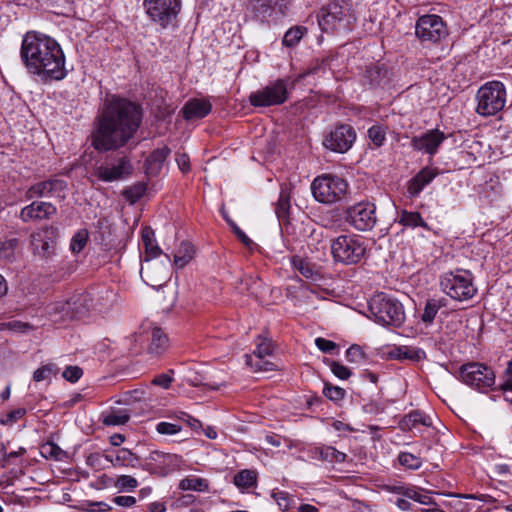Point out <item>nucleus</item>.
I'll list each match as a JSON object with an SVG mask.
<instances>
[{
    "label": "nucleus",
    "instance_id": "bb28decb",
    "mask_svg": "<svg viewBox=\"0 0 512 512\" xmlns=\"http://www.w3.org/2000/svg\"><path fill=\"white\" fill-rule=\"evenodd\" d=\"M418 424L426 427L432 425V419L419 410H414L403 417L400 426L403 430H412Z\"/></svg>",
    "mask_w": 512,
    "mask_h": 512
},
{
    "label": "nucleus",
    "instance_id": "9d476101",
    "mask_svg": "<svg viewBox=\"0 0 512 512\" xmlns=\"http://www.w3.org/2000/svg\"><path fill=\"white\" fill-rule=\"evenodd\" d=\"M143 5L150 20L162 28L172 24L181 10V0H144Z\"/></svg>",
    "mask_w": 512,
    "mask_h": 512
},
{
    "label": "nucleus",
    "instance_id": "4d7b16f0",
    "mask_svg": "<svg viewBox=\"0 0 512 512\" xmlns=\"http://www.w3.org/2000/svg\"><path fill=\"white\" fill-rule=\"evenodd\" d=\"M87 238H88V234L86 231L82 230V231L77 232L71 240V244H70L71 250L74 253H79L85 247V245L87 243Z\"/></svg>",
    "mask_w": 512,
    "mask_h": 512
},
{
    "label": "nucleus",
    "instance_id": "4468645a",
    "mask_svg": "<svg viewBox=\"0 0 512 512\" xmlns=\"http://www.w3.org/2000/svg\"><path fill=\"white\" fill-rule=\"evenodd\" d=\"M349 17L348 4L344 0H332L322 9L319 25L323 31L346 27Z\"/></svg>",
    "mask_w": 512,
    "mask_h": 512
},
{
    "label": "nucleus",
    "instance_id": "052dcab7",
    "mask_svg": "<svg viewBox=\"0 0 512 512\" xmlns=\"http://www.w3.org/2000/svg\"><path fill=\"white\" fill-rule=\"evenodd\" d=\"M5 329L12 330L15 332L26 333L27 331L32 329V326L27 322L11 321L0 324V331Z\"/></svg>",
    "mask_w": 512,
    "mask_h": 512
},
{
    "label": "nucleus",
    "instance_id": "c03bdc74",
    "mask_svg": "<svg viewBox=\"0 0 512 512\" xmlns=\"http://www.w3.org/2000/svg\"><path fill=\"white\" fill-rule=\"evenodd\" d=\"M42 455L46 458H51L57 461H61L66 457V452L62 450L54 442H47L42 446Z\"/></svg>",
    "mask_w": 512,
    "mask_h": 512
},
{
    "label": "nucleus",
    "instance_id": "680f3d73",
    "mask_svg": "<svg viewBox=\"0 0 512 512\" xmlns=\"http://www.w3.org/2000/svg\"><path fill=\"white\" fill-rule=\"evenodd\" d=\"M315 345L323 353L335 354L338 350V345L335 342L322 337L315 339Z\"/></svg>",
    "mask_w": 512,
    "mask_h": 512
},
{
    "label": "nucleus",
    "instance_id": "20e7f679",
    "mask_svg": "<svg viewBox=\"0 0 512 512\" xmlns=\"http://www.w3.org/2000/svg\"><path fill=\"white\" fill-rule=\"evenodd\" d=\"M311 191L316 201L323 204H333L346 196L348 183L337 175L323 174L313 180Z\"/></svg>",
    "mask_w": 512,
    "mask_h": 512
},
{
    "label": "nucleus",
    "instance_id": "a18cd8bd",
    "mask_svg": "<svg viewBox=\"0 0 512 512\" xmlns=\"http://www.w3.org/2000/svg\"><path fill=\"white\" fill-rule=\"evenodd\" d=\"M146 192V185L137 183L123 190V196L130 202L135 203L141 199Z\"/></svg>",
    "mask_w": 512,
    "mask_h": 512
},
{
    "label": "nucleus",
    "instance_id": "6e6552de",
    "mask_svg": "<svg viewBox=\"0 0 512 512\" xmlns=\"http://www.w3.org/2000/svg\"><path fill=\"white\" fill-rule=\"evenodd\" d=\"M459 379L480 392H487L495 385L493 369L483 363L470 362L459 368Z\"/></svg>",
    "mask_w": 512,
    "mask_h": 512
},
{
    "label": "nucleus",
    "instance_id": "603ef678",
    "mask_svg": "<svg viewBox=\"0 0 512 512\" xmlns=\"http://www.w3.org/2000/svg\"><path fill=\"white\" fill-rule=\"evenodd\" d=\"M323 394L331 401L337 402L345 397L346 391L339 386H333L329 383H325Z\"/></svg>",
    "mask_w": 512,
    "mask_h": 512
},
{
    "label": "nucleus",
    "instance_id": "09e8293b",
    "mask_svg": "<svg viewBox=\"0 0 512 512\" xmlns=\"http://www.w3.org/2000/svg\"><path fill=\"white\" fill-rule=\"evenodd\" d=\"M18 246V240L12 238L0 243V260H9L13 258L14 251Z\"/></svg>",
    "mask_w": 512,
    "mask_h": 512
},
{
    "label": "nucleus",
    "instance_id": "bf43d9fd",
    "mask_svg": "<svg viewBox=\"0 0 512 512\" xmlns=\"http://www.w3.org/2000/svg\"><path fill=\"white\" fill-rule=\"evenodd\" d=\"M346 359L351 363H361L365 360V353L358 345H352L346 350Z\"/></svg>",
    "mask_w": 512,
    "mask_h": 512
},
{
    "label": "nucleus",
    "instance_id": "58836bf2",
    "mask_svg": "<svg viewBox=\"0 0 512 512\" xmlns=\"http://www.w3.org/2000/svg\"><path fill=\"white\" fill-rule=\"evenodd\" d=\"M399 223L405 227L415 228L424 227L428 229L426 222L423 220L419 212H408L403 210L399 214Z\"/></svg>",
    "mask_w": 512,
    "mask_h": 512
},
{
    "label": "nucleus",
    "instance_id": "c85d7f7f",
    "mask_svg": "<svg viewBox=\"0 0 512 512\" xmlns=\"http://www.w3.org/2000/svg\"><path fill=\"white\" fill-rule=\"evenodd\" d=\"M169 154L170 149L168 147L154 150L146 160V169L148 173L157 174Z\"/></svg>",
    "mask_w": 512,
    "mask_h": 512
},
{
    "label": "nucleus",
    "instance_id": "f03ea898",
    "mask_svg": "<svg viewBox=\"0 0 512 512\" xmlns=\"http://www.w3.org/2000/svg\"><path fill=\"white\" fill-rule=\"evenodd\" d=\"M21 59L27 70L50 80H62L67 71L65 56L58 42L48 35L30 31L22 40Z\"/></svg>",
    "mask_w": 512,
    "mask_h": 512
},
{
    "label": "nucleus",
    "instance_id": "cd10ccee",
    "mask_svg": "<svg viewBox=\"0 0 512 512\" xmlns=\"http://www.w3.org/2000/svg\"><path fill=\"white\" fill-rule=\"evenodd\" d=\"M130 419L127 409H111L101 414V421L105 426H120L126 424Z\"/></svg>",
    "mask_w": 512,
    "mask_h": 512
},
{
    "label": "nucleus",
    "instance_id": "393cba45",
    "mask_svg": "<svg viewBox=\"0 0 512 512\" xmlns=\"http://www.w3.org/2000/svg\"><path fill=\"white\" fill-rule=\"evenodd\" d=\"M105 459L109 461L114 467L136 468L139 464L138 457L126 448L118 450L114 457L112 455L106 454Z\"/></svg>",
    "mask_w": 512,
    "mask_h": 512
},
{
    "label": "nucleus",
    "instance_id": "a878e982",
    "mask_svg": "<svg viewBox=\"0 0 512 512\" xmlns=\"http://www.w3.org/2000/svg\"><path fill=\"white\" fill-rule=\"evenodd\" d=\"M258 473L255 469H243L233 477L234 485L240 490H247L256 487Z\"/></svg>",
    "mask_w": 512,
    "mask_h": 512
},
{
    "label": "nucleus",
    "instance_id": "f8f14e48",
    "mask_svg": "<svg viewBox=\"0 0 512 512\" xmlns=\"http://www.w3.org/2000/svg\"><path fill=\"white\" fill-rule=\"evenodd\" d=\"M288 99L287 81L278 79L261 90L250 94L249 101L254 107L280 105Z\"/></svg>",
    "mask_w": 512,
    "mask_h": 512
},
{
    "label": "nucleus",
    "instance_id": "0eeeda50",
    "mask_svg": "<svg viewBox=\"0 0 512 512\" xmlns=\"http://www.w3.org/2000/svg\"><path fill=\"white\" fill-rule=\"evenodd\" d=\"M335 261L351 265L359 263L366 253L364 241L356 235H340L331 241Z\"/></svg>",
    "mask_w": 512,
    "mask_h": 512
},
{
    "label": "nucleus",
    "instance_id": "5701e85b",
    "mask_svg": "<svg viewBox=\"0 0 512 512\" xmlns=\"http://www.w3.org/2000/svg\"><path fill=\"white\" fill-rule=\"evenodd\" d=\"M436 175L437 173L433 169L423 168L408 182V193L412 197L418 196L423 188L432 182Z\"/></svg>",
    "mask_w": 512,
    "mask_h": 512
},
{
    "label": "nucleus",
    "instance_id": "a211bd4d",
    "mask_svg": "<svg viewBox=\"0 0 512 512\" xmlns=\"http://www.w3.org/2000/svg\"><path fill=\"white\" fill-rule=\"evenodd\" d=\"M132 339L140 347L146 345V350L149 354L160 355L162 354L168 343V338L161 330V328L154 327L151 330H144L136 332L132 335Z\"/></svg>",
    "mask_w": 512,
    "mask_h": 512
},
{
    "label": "nucleus",
    "instance_id": "de8ad7c7",
    "mask_svg": "<svg viewBox=\"0 0 512 512\" xmlns=\"http://www.w3.org/2000/svg\"><path fill=\"white\" fill-rule=\"evenodd\" d=\"M114 486L120 491H131L138 486V481L136 478L130 475H120L116 481Z\"/></svg>",
    "mask_w": 512,
    "mask_h": 512
},
{
    "label": "nucleus",
    "instance_id": "7ed1b4c3",
    "mask_svg": "<svg viewBox=\"0 0 512 512\" xmlns=\"http://www.w3.org/2000/svg\"><path fill=\"white\" fill-rule=\"evenodd\" d=\"M370 318L383 326L399 327L405 321L402 303L386 293L375 294L368 302Z\"/></svg>",
    "mask_w": 512,
    "mask_h": 512
},
{
    "label": "nucleus",
    "instance_id": "37998d69",
    "mask_svg": "<svg viewBox=\"0 0 512 512\" xmlns=\"http://www.w3.org/2000/svg\"><path fill=\"white\" fill-rule=\"evenodd\" d=\"M245 357L246 364L250 366L252 369H254L255 372H268L276 369V365L273 362L265 360L264 358L260 360L257 358H253L251 355L248 354Z\"/></svg>",
    "mask_w": 512,
    "mask_h": 512
},
{
    "label": "nucleus",
    "instance_id": "338daca9",
    "mask_svg": "<svg viewBox=\"0 0 512 512\" xmlns=\"http://www.w3.org/2000/svg\"><path fill=\"white\" fill-rule=\"evenodd\" d=\"M156 431L164 435H174L181 431V426L169 422H160L156 426Z\"/></svg>",
    "mask_w": 512,
    "mask_h": 512
},
{
    "label": "nucleus",
    "instance_id": "e2e57ef3",
    "mask_svg": "<svg viewBox=\"0 0 512 512\" xmlns=\"http://www.w3.org/2000/svg\"><path fill=\"white\" fill-rule=\"evenodd\" d=\"M505 373L510 377L500 385V389L504 392L506 400L512 403V360L508 362Z\"/></svg>",
    "mask_w": 512,
    "mask_h": 512
},
{
    "label": "nucleus",
    "instance_id": "dca6fc26",
    "mask_svg": "<svg viewBox=\"0 0 512 512\" xmlns=\"http://www.w3.org/2000/svg\"><path fill=\"white\" fill-rule=\"evenodd\" d=\"M356 139L354 128L348 124H341L331 130L323 140V145L333 152L345 153Z\"/></svg>",
    "mask_w": 512,
    "mask_h": 512
},
{
    "label": "nucleus",
    "instance_id": "c9c22d12",
    "mask_svg": "<svg viewBox=\"0 0 512 512\" xmlns=\"http://www.w3.org/2000/svg\"><path fill=\"white\" fill-rule=\"evenodd\" d=\"M292 263L299 273L305 278L312 280L319 279L320 271L315 264L299 257L293 258Z\"/></svg>",
    "mask_w": 512,
    "mask_h": 512
},
{
    "label": "nucleus",
    "instance_id": "69168bd1",
    "mask_svg": "<svg viewBox=\"0 0 512 512\" xmlns=\"http://www.w3.org/2000/svg\"><path fill=\"white\" fill-rule=\"evenodd\" d=\"M83 375V370L78 366H67L62 376L72 383L77 382Z\"/></svg>",
    "mask_w": 512,
    "mask_h": 512
},
{
    "label": "nucleus",
    "instance_id": "aec40b11",
    "mask_svg": "<svg viewBox=\"0 0 512 512\" xmlns=\"http://www.w3.org/2000/svg\"><path fill=\"white\" fill-rule=\"evenodd\" d=\"M56 213L57 208L54 204L46 201H33L21 209L19 218L24 223L41 222L50 220Z\"/></svg>",
    "mask_w": 512,
    "mask_h": 512
},
{
    "label": "nucleus",
    "instance_id": "4be33fe9",
    "mask_svg": "<svg viewBox=\"0 0 512 512\" xmlns=\"http://www.w3.org/2000/svg\"><path fill=\"white\" fill-rule=\"evenodd\" d=\"M212 110V104L207 99L193 98L188 100L181 109L185 120L202 119Z\"/></svg>",
    "mask_w": 512,
    "mask_h": 512
},
{
    "label": "nucleus",
    "instance_id": "0e129e2a",
    "mask_svg": "<svg viewBox=\"0 0 512 512\" xmlns=\"http://www.w3.org/2000/svg\"><path fill=\"white\" fill-rule=\"evenodd\" d=\"M170 374H174V370H169L168 373H162L157 376H155L151 383L153 385L159 386L164 389H168L171 386V383L173 382V378Z\"/></svg>",
    "mask_w": 512,
    "mask_h": 512
},
{
    "label": "nucleus",
    "instance_id": "72a5a7b5",
    "mask_svg": "<svg viewBox=\"0 0 512 512\" xmlns=\"http://www.w3.org/2000/svg\"><path fill=\"white\" fill-rule=\"evenodd\" d=\"M291 208L290 191L283 188L280 191L279 198L275 204V213L280 222L287 220Z\"/></svg>",
    "mask_w": 512,
    "mask_h": 512
},
{
    "label": "nucleus",
    "instance_id": "49530a36",
    "mask_svg": "<svg viewBox=\"0 0 512 512\" xmlns=\"http://www.w3.org/2000/svg\"><path fill=\"white\" fill-rule=\"evenodd\" d=\"M325 363L330 367L331 372L341 380H347L352 374L350 369L340 362L327 359Z\"/></svg>",
    "mask_w": 512,
    "mask_h": 512
},
{
    "label": "nucleus",
    "instance_id": "7c9ffc66",
    "mask_svg": "<svg viewBox=\"0 0 512 512\" xmlns=\"http://www.w3.org/2000/svg\"><path fill=\"white\" fill-rule=\"evenodd\" d=\"M388 79V71L383 66L374 65L369 67L364 74V80L370 87H378Z\"/></svg>",
    "mask_w": 512,
    "mask_h": 512
},
{
    "label": "nucleus",
    "instance_id": "3c124183",
    "mask_svg": "<svg viewBox=\"0 0 512 512\" xmlns=\"http://www.w3.org/2000/svg\"><path fill=\"white\" fill-rule=\"evenodd\" d=\"M58 372L57 367L54 364H46L42 367L38 368L34 374L33 379L36 382L44 381L50 379L52 375H55Z\"/></svg>",
    "mask_w": 512,
    "mask_h": 512
},
{
    "label": "nucleus",
    "instance_id": "1a4fd4ad",
    "mask_svg": "<svg viewBox=\"0 0 512 512\" xmlns=\"http://www.w3.org/2000/svg\"><path fill=\"white\" fill-rule=\"evenodd\" d=\"M90 307V297L86 293L75 294L68 300H59L46 306L50 316L59 315L62 320L78 319L87 314Z\"/></svg>",
    "mask_w": 512,
    "mask_h": 512
},
{
    "label": "nucleus",
    "instance_id": "412c9836",
    "mask_svg": "<svg viewBox=\"0 0 512 512\" xmlns=\"http://www.w3.org/2000/svg\"><path fill=\"white\" fill-rule=\"evenodd\" d=\"M444 140V133L438 129H433L421 136L413 137L411 140V146L415 150L424 151L430 155H434Z\"/></svg>",
    "mask_w": 512,
    "mask_h": 512
},
{
    "label": "nucleus",
    "instance_id": "774afa93",
    "mask_svg": "<svg viewBox=\"0 0 512 512\" xmlns=\"http://www.w3.org/2000/svg\"><path fill=\"white\" fill-rule=\"evenodd\" d=\"M232 231L245 247L252 249L254 242L237 226V224H233Z\"/></svg>",
    "mask_w": 512,
    "mask_h": 512
},
{
    "label": "nucleus",
    "instance_id": "ddd939ff",
    "mask_svg": "<svg viewBox=\"0 0 512 512\" xmlns=\"http://www.w3.org/2000/svg\"><path fill=\"white\" fill-rule=\"evenodd\" d=\"M415 33L422 43L431 44L448 36L446 25L438 15L421 16L416 22Z\"/></svg>",
    "mask_w": 512,
    "mask_h": 512
},
{
    "label": "nucleus",
    "instance_id": "423d86ee",
    "mask_svg": "<svg viewBox=\"0 0 512 512\" xmlns=\"http://www.w3.org/2000/svg\"><path fill=\"white\" fill-rule=\"evenodd\" d=\"M440 284L443 292L457 301L469 300L477 292L473 276L468 270L458 269L445 273L441 277Z\"/></svg>",
    "mask_w": 512,
    "mask_h": 512
},
{
    "label": "nucleus",
    "instance_id": "864d4df0",
    "mask_svg": "<svg viewBox=\"0 0 512 512\" xmlns=\"http://www.w3.org/2000/svg\"><path fill=\"white\" fill-rule=\"evenodd\" d=\"M404 497L408 498V499H411V500H414L420 504H423V505H432V504H435L434 500L432 499V497H430L429 495L427 494H422L420 493L417 489L411 487L410 490H406L404 492Z\"/></svg>",
    "mask_w": 512,
    "mask_h": 512
},
{
    "label": "nucleus",
    "instance_id": "f257e3e1",
    "mask_svg": "<svg viewBox=\"0 0 512 512\" xmlns=\"http://www.w3.org/2000/svg\"><path fill=\"white\" fill-rule=\"evenodd\" d=\"M143 120L142 107L127 98L108 96L93 121L91 146L98 152L116 151L129 145Z\"/></svg>",
    "mask_w": 512,
    "mask_h": 512
},
{
    "label": "nucleus",
    "instance_id": "2eb2a0df",
    "mask_svg": "<svg viewBox=\"0 0 512 512\" xmlns=\"http://www.w3.org/2000/svg\"><path fill=\"white\" fill-rule=\"evenodd\" d=\"M133 166L129 157L121 156L113 162H104L95 167L93 175L102 182L119 181L131 175Z\"/></svg>",
    "mask_w": 512,
    "mask_h": 512
},
{
    "label": "nucleus",
    "instance_id": "c756f323",
    "mask_svg": "<svg viewBox=\"0 0 512 512\" xmlns=\"http://www.w3.org/2000/svg\"><path fill=\"white\" fill-rule=\"evenodd\" d=\"M174 458L175 456L172 454L155 450L150 452L145 461L146 465L150 467V469H164L172 464Z\"/></svg>",
    "mask_w": 512,
    "mask_h": 512
},
{
    "label": "nucleus",
    "instance_id": "a19ab883",
    "mask_svg": "<svg viewBox=\"0 0 512 512\" xmlns=\"http://www.w3.org/2000/svg\"><path fill=\"white\" fill-rule=\"evenodd\" d=\"M316 452L319 454L322 460L328 461L330 463H342L346 459L345 453L340 452L331 446L317 448Z\"/></svg>",
    "mask_w": 512,
    "mask_h": 512
},
{
    "label": "nucleus",
    "instance_id": "6ab92c4d",
    "mask_svg": "<svg viewBox=\"0 0 512 512\" xmlns=\"http://www.w3.org/2000/svg\"><path fill=\"white\" fill-rule=\"evenodd\" d=\"M67 189V182L58 179L51 178L45 181L35 183L29 187L25 193V198L31 200L33 198H44V197H57L60 199L65 198V192Z\"/></svg>",
    "mask_w": 512,
    "mask_h": 512
},
{
    "label": "nucleus",
    "instance_id": "6e6d98bb",
    "mask_svg": "<svg viewBox=\"0 0 512 512\" xmlns=\"http://www.w3.org/2000/svg\"><path fill=\"white\" fill-rule=\"evenodd\" d=\"M272 352L271 343L265 339L258 338L256 349L253 352V355H251L253 358L262 359L265 358V356L270 355Z\"/></svg>",
    "mask_w": 512,
    "mask_h": 512
},
{
    "label": "nucleus",
    "instance_id": "2f4dec72",
    "mask_svg": "<svg viewBox=\"0 0 512 512\" xmlns=\"http://www.w3.org/2000/svg\"><path fill=\"white\" fill-rule=\"evenodd\" d=\"M446 299L445 298H439V299H436V298H432V299H428L425 303V306H424V310H423V313L421 315V320L425 323V324H432L438 311L446 306Z\"/></svg>",
    "mask_w": 512,
    "mask_h": 512
},
{
    "label": "nucleus",
    "instance_id": "8fccbe9b",
    "mask_svg": "<svg viewBox=\"0 0 512 512\" xmlns=\"http://www.w3.org/2000/svg\"><path fill=\"white\" fill-rule=\"evenodd\" d=\"M398 460L402 466L413 470L420 468L422 465V461L419 457L408 452L400 453Z\"/></svg>",
    "mask_w": 512,
    "mask_h": 512
},
{
    "label": "nucleus",
    "instance_id": "f3484780",
    "mask_svg": "<svg viewBox=\"0 0 512 512\" xmlns=\"http://www.w3.org/2000/svg\"><path fill=\"white\" fill-rule=\"evenodd\" d=\"M57 228L44 226L31 234L33 252L41 258H49L55 253Z\"/></svg>",
    "mask_w": 512,
    "mask_h": 512
},
{
    "label": "nucleus",
    "instance_id": "f704fd0d",
    "mask_svg": "<svg viewBox=\"0 0 512 512\" xmlns=\"http://www.w3.org/2000/svg\"><path fill=\"white\" fill-rule=\"evenodd\" d=\"M195 255V248L189 242H182L174 254V264L177 268H183Z\"/></svg>",
    "mask_w": 512,
    "mask_h": 512
},
{
    "label": "nucleus",
    "instance_id": "39448f33",
    "mask_svg": "<svg viewBox=\"0 0 512 512\" xmlns=\"http://www.w3.org/2000/svg\"><path fill=\"white\" fill-rule=\"evenodd\" d=\"M506 89L500 81H490L479 88L476 94V112L481 116H494L506 104Z\"/></svg>",
    "mask_w": 512,
    "mask_h": 512
},
{
    "label": "nucleus",
    "instance_id": "79ce46f5",
    "mask_svg": "<svg viewBox=\"0 0 512 512\" xmlns=\"http://www.w3.org/2000/svg\"><path fill=\"white\" fill-rule=\"evenodd\" d=\"M271 497L276 501L283 512L288 511L294 505L293 497L286 491L274 489L271 493Z\"/></svg>",
    "mask_w": 512,
    "mask_h": 512
},
{
    "label": "nucleus",
    "instance_id": "9b49d317",
    "mask_svg": "<svg viewBox=\"0 0 512 512\" xmlns=\"http://www.w3.org/2000/svg\"><path fill=\"white\" fill-rule=\"evenodd\" d=\"M345 220L358 231H370L377 223L376 206L371 202H359L345 212Z\"/></svg>",
    "mask_w": 512,
    "mask_h": 512
},
{
    "label": "nucleus",
    "instance_id": "b1692460",
    "mask_svg": "<svg viewBox=\"0 0 512 512\" xmlns=\"http://www.w3.org/2000/svg\"><path fill=\"white\" fill-rule=\"evenodd\" d=\"M389 355L396 360H408L411 362H419L425 358V352L422 349L411 346L395 347L389 352Z\"/></svg>",
    "mask_w": 512,
    "mask_h": 512
},
{
    "label": "nucleus",
    "instance_id": "ea45409f",
    "mask_svg": "<svg viewBox=\"0 0 512 512\" xmlns=\"http://www.w3.org/2000/svg\"><path fill=\"white\" fill-rule=\"evenodd\" d=\"M305 34H307L306 27L293 26L284 34L282 44L286 47H295Z\"/></svg>",
    "mask_w": 512,
    "mask_h": 512
},
{
    "label": "nucleus",
    "instance_id": "13d9d810",
    "mask_svg": "<svg viewBox=\"0 0 512 512\" xmlns=\"http://www.w3.org/2000/svg\"><path fill=\"white\" fill-rule=\"evenodd\" d=\"M26 414L25 408H16L14 410L9 411L1 420L0 423L2 425H13L19 419H21Z\"/></svg>",
    "mask_w": 512,
    "mask_h": 512
},
{
    "label": "nucleus",
    "instance_id": "5fc2aeb1",
    "mask_svg": "<svg viewBox=\"0 0 512 512\" xmlns=\"http://www.w3.org/2000/svg\"><path fill=\"white\" fill-rule=\"evenodd\" d=\"M368 136L372 143L377 147L382 146L386 138L385 130L379 125L370 127L368 130Z\"/></svg>",
    "mask_w": 512,
    "mask_h": 512
},
{
    "label": "nucleus",
    "instance_id": "e433bc0d",
    "mask_svg": "<svg viewBox=\"0 0 512 512\" xmlns=\"http://www.w3.org/2000/svg\"><path fill=\"white\" fill-rule=\"evenodd\" d=\"M179 489L205 492L209 489V483L204 478L188 476L180 481Z\"/></svg>",
    "mask_w": 512,
    "mask_h": 512
},
{
    "label": "nucleus",
    "instance_id": "473e14b6",
    "mask_svg": "<svg viewBox=\"0 0 512 512\" xmlns=\"http://www.w3.org/2000/svg\"><path fill=\"white\" fill-rule=\"evenodd\" d=\"M141 235L143 246L145 248L146 253L145 260L149 261L150 259L160 255L161 250L155 242L153 230L149 227H145L142 229Z\"/></svg>",
    "mask_w": 512,
    "mask_h": 512
},
{
    "label": "nucleus",
    "instance_id": "4c0bfd02",
    "mask_svg": "<svg viewBox=\"0 0 512 512\" xmlns=\"http://www.w3.org/2000/svg\"><path fill=\"white\" fill-rule=\"evenodd\" d=\"M287 0H252L254 10L263 16L270 15L276 7L281 8L286 5Z\"/></svg>",
    "mask_w": 512,
    "mask_h": 512
}]
</instances>
